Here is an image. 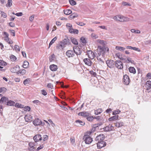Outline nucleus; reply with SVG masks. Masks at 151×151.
I'll return each instance as SVG.
<instances>
[{
  "label": "nucleus",
  "instance_id": "obj_54",
  "mask_svg": "<svg viewBox=\"0 0 151 151\" xmlns=\"http://www.w3.org/2000/svg\"><path fill=\"white\" fill-rule=\"evenodd\" d=\"M30 107L28 106H25L24 107V110L25 111H29L30 110Z\"/></svg>",
  "mask_w": 151,
  "mask_h": 151
},
{
  "label": "nucleus",
  "instance_id": "obj_7",
  "mask_svg": "<svg viewBox=\"0 0 151 151\" xmlns=\"http://www.w3.org/2000/svg\"><path fill=\"white\" fill-rule=\"evenodd\" d=\"M106 142L103 141L98 142L97 143V147L99 149L101 148L102 147L106 146Z\"/></svg>",
  "mask_w": 151,
  "mask_h": 151
},
{
  "label": "nucleus",
  "instance_id": "obj_55",
  "mask_svg": "<svg viewBox=\"0 0 151 151\" xmlns=\"http://www.w3.org/2000/svg\"><path fill=\"white\" fill-rule=\"evenodd\" d=\"M35 144L34 142H30L29 143V146L30 147H32L35 146Z\"/></svg>",
  "mask_w": 151,
  "mask_h": 151
},
{
  "label": "nucleus",
  "instance_id": "obj_30",
  "mask_svg": "<svg viewBox=\"0 0 151 151\" xmlns=\"http://www.w3.org/2000/svg\"><path fill=\"white\" fill-rule=\"evenodd\" d=\"M100 56H99L98 55V56L97 57V60L99 61V63L101 64H103L104 63V60L101 59L100 58Z\"/></svg>",
  "mask_w": 151,
  "mask_h": 151
},
{
  "label": "nucleus",
  "instance_id": "obj_44",
  "mask_svg": "<svg viewBox=\"0 0 151 151\" xmlns=\"http://www.w3.org/2000/svg\"><path fill=\"white\" fill-rule=\"evenodd\" d=\"M120 112V111L119 109L115 110L113 112V115H115L119 114Z\"/></svg>",
  "mask_w": 151,
  "mask_h": 151
},
{
  "label": "nucleus",
  "instance_id": "obj_51",
  "mask_svg": "<svg viewBox=\"0 0 151 151\" xmlns=\"http://www.w3.org/2000/svg\"><path fill=\"white\" fill-rule=\"evenodd\" d=\"M1 12V17L4 18H6L7 17V15L6 13L3 12Z\"/></svg>",
  "mask_w": 151,
  "mask_h": 151
},
{
  "label": "nucleus",
  "instance_id": "obj_64",
  "mask_svg": "<svg viewBox=\"0 0 151 151\" xmlns=\"http://www.w3.org/2000/svg\"><path fill=\"white\" fill-rule=\"evenodd\" d=\"M147 77L149 79L151 78V73H149L147 75Z\"/></svg>",
  "mask_w": 151,
  "mask_h": 151
},
{
  "label": "nucleus",
  "instance_id": "obj_19",
  "mask_svg": "<svg viewBox=\"0 0 151 151\" xmlns=\"http://www.w3.org/2000/svg\"><path fill=\"white\" fill-rule=\"evenodd\" d=\"M124 124L122 122L119 121L116 122V123L115 124V126L119 128L120 127L123 126Z\"/></svg>",
  "mask_w": 151,
  "mask_h": 151
},
{
  "label": "nucleus",
  "instance_id": "obj_4",
  "mask_svg": "<svg viewBox=\"0 0 151 151\" xmlns=\"http://www.w3.org/2000/svg\"><path fill=\"white\" fill-rule=\"evenodd\" d=\"M73 49L75 54V53L76 55H80L81 54V49L77 46H74Z\"/></svg>",
  "mask_w": 151,
  "mask_h": 151
},
{
  "label": "nucleus",
  "instance_id": "obj_23",
  "mask_svg": "<svg viewBox=\"0 0 151 151\" xmlns=\"http://www.w3.org/2000/svg\"><path fill=\"white\" fill-rule=\"evenodd\" d=\"M15 102L14 101L11 100H9L8 99L6 104L8 106H13Z\"/></svg>",
  "mask_w": 151,
  "mask_h": 151
},
{
  "label": "nucleus",
  "instance_id": "obj_59",
  "mask_svg": "<svg viewBox=\"0 0 151 151\" xmlns=\"http://www.w3.org/2000/svg\"><path fill=\"white\" fill-rule=\"evenodd\" d=\"M76 23L77 24H78L79 25H80L81 26H83L85 25V24L83 23V22H76Z\"/></svg>",
  "mask_w": 151,
  "mask_h": 151
},
{
  "label": "nucleus",
  "instance_id": "obj_50",
  "mask_svg": "<svg viewBox=\"0 0 151 151\" xmlns=\"http://www.w3.org/2000/svg\"><path fill=\"white\" fill-rule=\"evenodd\" d=\"M90 73L92 76L95 77L96 76V73L94 72L93 70H91L90 71Z\"/></svg>",
  "mask_w": 151,
  "mask_h": 151
},
{
  "label": "nucleus",
  "instance_id": "obj_14",
  "mask_svg": "<svg viewBox=\"0 0 151 151\" xmlns=\"http://www.w3.org/2000/svg\"><path fill=\"white\" fill-rule=\"evenodd\" d=\"M1 99H0V103L1 104H6L8 99V98L5 96H1Z\"/></svg>",
  "mask_w": 151,
  "mask_h": 151
},
{
  "label": "nucleus",
  "instance_id": "obj_42",
  "mask_svg": "<svg viewBox=\"0 0 151 151\" xmlns=\"http://www.w3.org/2000/svg\"><path fill=\"white\" fill-rule=\"evenodd\" d=\"M70 4L72 6H74L76 4V2L73 0H69Z\"/></svg>",
  "mask_w": 151,
  "mask_h": 151
},
{
  "label": "nucleus",
  "instance_id": "obj_43",
  "mask_svg": "<svg viewBox=\"0 0 151 151\" xmlns=\"http://www.w3.org/2000/svg\"><path fill=\"white\" fill-rule=\"evenodd\" d=\"M33 103L36 104L37 105L40 104L41 103L40 101L38 100H35L32 101Z\"/></svg>",
  "mask_w": 151,
  "mask_h": 151
},
{
  "label": "nucleus",
  "instance_id": "obj_57",
  "mask_svg": "<svg viewBox=\"0 0 151 151\" xmlns=\"http://www.w3.org/2000/svg\"><path fill=\"white\" fill-rule=\"evenodd\" d=\"M81 42L83 43H86V39L83 37H82L81 38Z\"/></svg>",
  "mask_w": 151,
  "mask_h": 151
},
{
  "label": "nucleus",
  "instance_id": "obj_17",
  "mask_svg": "<svg viewBox=\"0 0 151 151\" xmlns=\"http://www.w3.org/2000/svg\"><path fill=\"white\" fill-rule=\"evenodd\" d=\"M83 61L88 66H91V62L89 59H84L83 60Z\"/></svg>",
  "mask_w": 151,
  "mask_h": 151
},
{
  "label": "nucleus",
  "instance_id": "obj_34",
  "mask_svg": "<svg viewBox=\"0 0 151 151\" xmlns=\"http://www.w3.org/2000/svg\"><path fill=\"white\" fill-rule=\"evenodd\" d=\"M64 41V43H65V45H69L70 44V40L68 38L65 39L63 40Z\"/></svg>",
  "mask_w": 151,
  "mask_h": 151
},
{
  "label": "nucleus",
  "instance_id": "obj_62",
  "mask_svg": "<svg viewBox=\"0 0 151 151\" xmlns=\"http://www.w3.org/2000/svg\"><path fill=\"white\" fill-rule=\"evenodd\" d=\"M34 15H32L29 17V20L30 22H32L34 18Z\"/></svg>",
  "mask_w": 151,
  "mask_h": 151
},
{
  "label": "nucleus",
  "instance_id": "obj_9",
  "mask_svg": "<svg viewBox=\"0 0 151 151\" xmlns=\"http://www.w3.org/2000/svg\"><path fill=\"white\" fill-rule=\"evenodd\" d=\"M66 55L68 57H73L75 55L73 50H68L66 52Z\"/></svg>",
  "mask_w": 151,
  "mask_h": 151
},
{
  "label": "nucleus",
  "instance_id": "obj_6",
  "mask_svg": "<svg viewBox=\"0 0 151 151\" xmlns=\"http://www.w3.org/2000/svg\"><path fill=\"white\" fill-rule=\"evenodd\" d=\"M106 63L107 66L109 68H111L114 67L115 62L113 60H108L106 61Z\"/></svg>",
  "mask_w": 151,
  "mask_h": 151
},
{
  "label": "nucleus",
  "instance_id": "obj_33",
  "mask_svg": "<svg viewBox=\"0 0 151 151\" xmlns=\"http://www.w3.org/2000/svg\"><path fill=\"white\" fill-rule=\"evenodd\" d=\"M78 17V15L76 13H73L70 16V17L71 19H73Z\"/></svg>",
  "mask_w": 151,
  "mask_h": 151
},
{
  "label": "nucleus",
  "instance_id": "obj_12",
  "mask_svg": "<svg viewBox=\"0 0 151 151\" xmlns=\"http://www.w3.org/2000/svg\"><path fill=\"white\" fill-rule=\"evenodd\" d=\"M90 114L88 112L83 111L79 112L78 113V115L84 117H86L90 116Z\"/></svg>",
  "mask_w": 151,
  "mask_h": 151
},
{
  "label": "nucleus",
  "instance_id": "obj_60",
  "mask_svg": "<svg viewBox=\"0 0 151 151\" xmlns=\"http://www.w3.org/2000/svg\"><path fill=\"white\" fill-rule=\"evenodd\" d=\"M14 49L16 51H20V49L19 46L17 45H15L14 46Z\"/></svg>",
  "mask_w": 151,
  "mask_h": 151
},
{
  "label": "nucleus",
  "instance_id": "obj_5",
  "mask_svg": "<svg viewBox=\"0 0 151 151\" xmlns=\"http://www.w3.org/2000/svg\"><path fill=\"white\" fill-rule=\"evenodd\" d=\"M130 80L129 77L126 74L123 76V82L126 85H128L130 82Z\"/></svg>",
  "mask_w": 151,
  "mask_h": 151
},
{
  "label": "nucleus",
  "instance_id": "obj_52",
  "mask_svg": "<svg viewBox=\"0 0 151 151\" xmlns=\"http://www.w3.org/2000/svg\"><path fill=\"white\" fill-rule=\"evenodd\" d=\"M64 41H63V40L62 42H61L60 43V46H61V48L62 49H63V47H64V45H65V43H64Z\"/></svg>",
  "mask_w": 151,
  "mask_h": 151
},
{
  "label": "nucleus",
  "instance_id": "obj_10",
  "mask_svg": "<svg viewBox=\"0 0 151 151\" xmlns=\"http://www.w3.org/2000/svg\"><path fill=\"white\" fill-rule=\"evenodd\" d=\"M33 139L35 142H37L42 140L41 135L39 134L35 135L33 137Z\"/></svg>",
  "mask_w": 151,
  "mask_h": 151
},
{
  "label": "nucleus",
  "instance_id": "obj_18",
  "mask_svg": "<svg viewBox=\"0 0 151 151\" xmlns=\"http://www.w3.org/2000/svg\"><path fill=\"white\" fill-rule=\"evenodd\" d=\"M50 70L53 71H56L58 69L57 65L54 64L50 65Z\"/></svg>",
  "mask_w": 151,
  "mask_h": 151
},
{
  "label": "nucleus",
  "instance_id": "obj_20",
  "mask_svg": "<svg viewBox=\"0 0 151 151\" xmlns=\"http://www.w3.org/2000/svg\"><path fill=\"white\" fill-rule=\"evenodd\" d=\"M119 116L118 115H115L112 117H110L109 119V121H114L119 119Z\"/></svg>",
  "mask_w": 151,
  "mask_h": 151
},
{
  "label": "nucleus",
  "instance_id": "obj_16",
  "mask_svg": "<svg viewBox=\"0 0 151 151\" xmlns=\"http://www.w3.org/2000/svg\"><path fill=\"white\" fill-rule=\"evenodd\" d=\"M145 87L147 90L151 89V81H147L145 84Z\"/></svg>",
  "mask_w": 151,
  "mask_h": 151
},
{
  "label": "nucleus",
  "instance_id": "obj_38",
  "mask_svg": "<svg viewBox=\"0 0 151 151\" xmlns=\"http://www.w3.org/2000/svg\"><path fill=\"white\" fill-rule=\"evenodd\" d=\"M89 121L91 122L94 119V118L93 116H88L86 118Z\"/></svg>",
  "mask_w": 151,
  "mask_h": 151
},
{
  "label": "nucleus",
  "instance_id": "obj_40",
  "mask_svg": "<svg viewBox=\"0 0 151 151\" xmlns=\"http://www.w3.org/2000/svg\"><path fill=\"white\" fill-rule=\"evenodd\" d=\"M103 50L104 51V55L105 54V53L106 52H108L109 51V48L108 47H106V46H103Z\"/></svg>",
  "mask_w": 151,
  "mask_h": 151
},
{
  "label": "nucleus",
  "instance_id": "obj_25",
  "mask_svg": "<svg viewBox=\"0 0 151 151\" xmlns=\"http://www.w3.org/2000/svg\"><path fill=\"white\" fill-rule=\"evenodd\" d=\"M12 0H8L7 3L6 4V6L7 7H10L12 6Z\"/></svg>",
  "mask_w": 151,
  "mask_h": 151
},
{
  "label": "nucleus",
  "instance_id": "obj_8",
  "mask_svg": "<svg viewBox=\"0 0 151 151\" xmlns=\"http://www.w3.org/2000/svg\"><path fill=\"white\" fill-rule=\"evenodd\" d=\"M105 138L104 135L103 134H100L97 136L95 138V141L96 142H100L103 141Z\"/></svg>",
  "mask_w": 151,
  "mask_h": 151
},
{
  "label": "nucleus",
  "instance_id": "obj_3",
  "mask_svg": "<svg viewBox=\"0 0 151 151\" xmlns=\"http://www.w3.org/2000/svg\"><path fill=\"white\" fill-rule=\"evenodd\" d=\"M97 53L98 55L99 56L102 55V56H103L104 55V52L103 50V46L101 47V46H98V47Z\"/></svg>",
  "mask_w": 151,
  "mask_h": 151
},
{
  "label": "nucleus",
  "instance_id": "obj_31",
  "mask_svg": "<svg viewBox=\"0 0 151 151\" xmlns=\"http://www.w3.org/2000/svg\"><path fill=\"white\" fill-rule=\"evenodd\" d=\"M57 37H55L51 40L49 45V48L51 46L54 42L55 41L57 40Z\"/></svg>",
  "mask_w": 151,
  "mask_h": 151
},
{
  "label": "nucleus",
  "instance_id": "obj_58",
  "mask_svg": "<svg viewBox=\"0 0 151 151\" xmlns=\"http://www.w3.org/2000/svg\"><path fill=\"white\" fill-rule=\"evenodd\" d=\"M122 5L124 6H127V5L130 6L131 5V4H130L126 2H122Z\"/></svg>",
  "mask_w": 151,
  "mask_h": 151
},
{
  "label": "nucleus",
  "instance_id": "obj_56",
  "mask_svg": "<svg viewBox=\"0 0 151 151\" xmlns=\"http://www.w3.org/2000/svg\"><path fill=\"white\" fill-rule=\"evenodd\" d=\"M41 93L44 96H46L47 95V92L44 89H42L41 90Z\"/></svg>",
  "mask_w": 151,
  "mask_h": 151
},
{
  "label": "nucleus",
  "instance_id": "obj_32",
  "mask_svg": "<svg viewBox=\"0 0 151 151\" xmlns=\"http://www.w3.org/2000/svg\"><path fill=\"white\" fill-rule=\"evenodd\" d=\"M127 59L124 62V63H133L134 61L133 60H131V58L129 57H128L127 58Z\"/></svg>",
  "mask_w": 151,
  "mask_h": 151
},
{
  "label": "nucleus",
  "instance_id": "obj_28",
  "mask_svg": "<svg viewBox=\"0 0 151 151\" xmlns=\"http://www.w3.org/2000/svg\"><path fill=\"white\" fill-rule=\"evenodd\" d=\"M102 111V110L101 109H99L95 110V114L97 115L100 114Z\"/></svg>",
  "mask_w": 151,
  "mask_h": 151
},
{
  "label": "nucleus",
  "instance_id": "obj_41",
  "mask_svg": "<svg viewBox=\"0 0 151 151\" xmlns=\"http://www.w3.org/2000/svg\"><path fill=\"white\" fill-rule=\"evenodd\" d=\"M7 63L2 60H0V65L5 66L6 65Z\"/></svg>",
  "mask_w": 151,
  "mask_h": 151
},
{
  "label": "nucleus",
  "instance_id": "obj_21",
  "mask_svg": "<svg viewBox=\"0 0 151 151\" xmlns=\"http://www.w3.org/2000/svg\"><path fill=\"white\" fill-rule=\"evenodd\" d=\"M70 39L73 44L75 45H78V42L76 38L73 37H71L70 38Z\"/></svg>",
  "mask_w": 151,
  "mask_h": 151
},
{
  "label": "nucleus",
  "instance_id": "obj_47",
  "mask_svg": "<svg viewBox=\"0 0 151 151\" xmlns=\"http://www.w3.org/2000/svg\"><path fill=\"white\" fill-rule=\"evenodd\" d=\"M88 54L91 53V55L93 57L92 59H93L94 57H95V55L94 53L92 51H91V50L88 51Z\"/></svg>",
  "mask_w": 151,
  "mask_h": 151
},
{
  "label": "nucleus",
  "instance_id": "obj_49",
  "mask_svg": "<svg viewBox=\"0 0 151 151\" xmlns=\"http://www.w3.org/2000/svg\"><path fill=\"white\" fill-rule=\"evenodd\" d=\"M6 89L5 87L0 88V93L4 92L6 91Z\"/></svg>",
  "mask_w": 151,
  "mask_h": 151
},
{
  "label": "nucleus",
  "instance_id": "obj_26",
  "mask_svg": "<svg viewBox=\"0 0 151 151\" xmlns=\"http://www.w3.org/2000/svg\"><path fill=\"white\" fill-rule=\"evenodd\" d=\"M29 65V63L27 61H25L23 63V67L24 68H27Z\"/></svg>",
  "mask_w": 151,
  "mask_h": 151
},
{
  "label": "nucleus",
  "instance_id": "obj_53",
  "mask_svg": "<svg viewBox=\"0 0 151 151\" xmlns=\"http://www.w3.org/2000/svg\"><path fill=\"white\" fill-rule=\"evenodd\" d=\"M130 19L127 17H123V19L121 21L122 22H128L129 21Z\"/></svg>",
  "mask_w": 151,
  "mask_h": 151
},
{
  "label": "nucleus",
  "instance_id": "obj_36",
  "mask_svg": "<svg viewBox=\"0 0 151 151\" xmlns=\"http://www.w3.org/2000/svg\"><path fill=\"white\" fill-rule=\"evenodd\" d=\"M55 56L54 54H52L51 56V58H50L49 60L50 62H52L55 60Z\"/></svg>",
  "mask_w": 151,
  "mask_h": 151
},
{
  "label": "nucleus",
  "instance_id": "obj_24",
  "mask_svg": "<svg viewBox=\"0 0 151 151\" xmlns=\"http://www.w3.org/2000/svg\"><path fill=\"white\" fill-rule=\"evenodd\" d=\"M129 71L131 73L135 74L136 73V70L133 67H130L129 68Z\"/></svg>",
  "mask_w": 151,
  "mask_h": 151
},
{
  "label": "nucleus",
  "instance_id": "obj_22",
  "mask_svg": "<svg viewBox=\"0 0 151 151\" xmlns=\"http://www.w3.org/2000/svg\"><path fill=\"white\" fill-rule=\"evenodd\" d=\"M19 68L17 66H15L11 69V71L14 73H17L19 70Z\"/></svg>",
  "mask_w": 151,
  "mask_h": 151
},
{
  "label": "nucleus",
  "instance_id": "obj_48",
  "mask_svg": "<svg viewBox=\"0 0 151 151\" xmlns=\"http://www.w3.org/2000/svg\"><path fill=\"white\" fill-rule=\"evenodd\" d=\"M9 32L11 33V35L13 36H15V32L14 30L10 29Z\"/></svg>",
  "mask_w": 151,
  "mask_h": 151
},
{
  "label": "nucleus",
  "instance_id": "obj_29",
  "mask_svg": "<svg viewBox=\"0 0 151 151\" xmlns=\"http://www.w3.org/2000/svg\"><path fill=\"white\" fill-rule=\"evenodd\" d=\"M64 14L67 15H69L72 12L71 10L69 9L64 10Z\"/></svg>",
  "mask_w": 151,
  "mask_h": 151
},
{
  "label": "nucleus",
  "instance_id": "obj_15",
  "mask_svg": "<svg viewBox=\"0 0 151 151\" xmlns=\"http://www.w3.org/2000/svg\"><path fill=\"white\" fill-rule=\"evenodd\" d=\"M41 120L38 118L36 119L33 121V124L36 126H38L40 125V121Z\"/></svg>",
  "mask_w": 151,
  "mask_h": 151
},
{
  "label": "nucleus",
  "instance_id": "obj_27",
  "mask_svg": "<svg viewBox=\"0 0 151 151\" xmlns=\"http://www.w3.org/2000/svg\"><path fill=\"white\" fill-rule=\"evenodd\" d=\"M115 49L116 50L122 51L124 50L126 48L122 47L117 46L116 47Z\"/></svg>",
  "mask_w": 151,
  "mask_h": 151
},
{
  "label": "nucleus",
  "instance_id": "obj_13",
  "mask_svg": "<svg viewBox=\"0 0 151 151\" xmlns=\"http://www.w3.org/2000/svg\"><path fill=\"white\" fill-rule=\"evenodd\" d=\"M114 127L111 124H109L108 126L104 128V130L106 132L112 131L113 130Z\"/></svg>",
  "mask_w": 151,
  "mask_h": 151
},
{
  "label": "nucleus",
  "instance_id": "obj_39",
  "mask_svg": "<svg viewBox=\"0 0 151 151\" xmlns=\"http://www.w3.org/2000/svg\"><path fill=\"white\" fill-rule=\"evenodd\" d=\"M19 74H20L22 75H23L25 74L26 73V70L24 69H22L21 70H19Z\"/></svg>",
  "mask_w": 151,
  "mask_h": 151
},
{
  "label": "nucleus",
  "instance_id": "obj_61",
  "mask_svg": "<svg viewBox=\"0 0 151 151\" xmlns=\"http://www.w3.org/2000/svg\"><path fill=\"white\" fill-rule=\"evenodd\" d=\"M79 31L77 29H74V30L72 31V33H73L74 34H78V33Z\"/></svg>",
  "mask_w": 151,
  "mask_h": 151
},
{
  "label": "nucleus",
  "instance_id": "obj_45",
  "mask_svg": "<svg viewBox=\"0 0 151 151\" xmlns=\"http://www.w3.org/2000/svg\"><path fill=\"white\" fill-rule=\"evenodd\" d=\"M10 58L12 61H15L17 59V58L13 55H12L10 57Z\"/></svg>",
  "mask_w": 151,
  "mask_h": 151
},
{
  "label": "nucleus",
  "instance_id": "obj_1",
  "mask_svg": "<svg viewBox=\"0 0 151 151\" xmlns=\"http://www.w3.org/2000/svg\"><path fill=\"white\" fill-rule=\"evenodd\" d=\"M86 144H89L93 141L92 138L88 135H85L83 138Z\"/></svg>",
  "mask_w": 151,
  "mask_h": 151
},
{
  "label": "nucleus",
  "instance_id": "obj_35",
  "mask_svg": "<svg viewBox=\"0 0 151 151\" xmlns=\"http://www.w3.org/2000/svg\"><path fill=\"white\" fill-rule=\"evenodd\" d=\"M75 122L76 123L79 124L81 125H84L85 124V123L84 122L79 120H76Z\"/></svg>",
  "mask_w": 151,
  "mask_h": 151
},
{
  "label": "nucleus",
  "instance_id": "obj_63",
  "mask_svg": "<svg viewBox=\"0 0 151 151\" xmlns=\"http://www.w3.org/2000/svg\"><path fill=\"white\" fill-rule=\"evenodd\" d=\"M43 147V145H41L37 148V149L36 150V151H38L42 149Z\"/></svg>",
  "mask_w": 151,
  "mask_h": 151
},
{
  "label": "nucleus",
  "instance_id": "obj_11",
  "mask_svg": "<svg viewBox=\"0 0 151 151\" xmlns=\"http://www.w3.org/2000/svg\"><path fill=\"white\" fill-rule=\"evenodd\" d=\"M24 118L26 122H30L32 120V116L30 114H27L24 117Z\"/></svg>",
  "mask_w": 151,
  "mask_h": 151
},
{
  "label": "nucleus",
  "instance_id": "obj_46",
  "mask_svg": "<svg viewBox=\"0 0 151 151\" xmlns=\"http://www.w3.org/2000/svg\"><path fill=\"white\" fill-rule=\"evenodd\" d=\"M97 42L99 43L101 45H104L105 44V41L103 40H97Z\"/></svg>",
  "mask_w": 151,
  "mask_h": 151
},
{
  "label": "nucleus",
  "instance_id": "obj_37",
  "mask_svg": "<svg viewBox=\"0 0 151 151\" xmlns=\"http://www.w3.org/2000/svg\"><path fill=\"white\" fill-rule=\"evenodd\" d=\"M30 81V78H27L25 80L23 81L24 84L26 85L29 84V81Z\"/></svg>",
  "mask_w": 151,
  "mask_h": 151
},
{
  "label": "nucleus",
  "instance_id": "obj_2",
  "mask_svg": "<svg viewBox=\"0 0 151 151\" xmlns=\"http://www.w3.org/2000/svg\"><path fill=\"white\" fill-rule=\"evenodd\" d=\"M114 65L118 69H122L123 68V63L120 60H118L115 61Z\"/></svg>",
  "mask_w": 151,
  "mask_h": 151
}]
</instances>
